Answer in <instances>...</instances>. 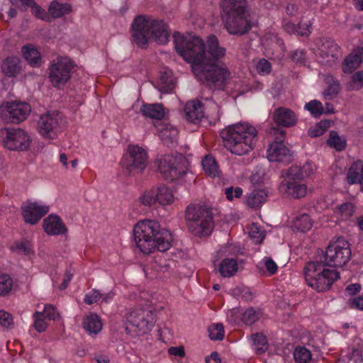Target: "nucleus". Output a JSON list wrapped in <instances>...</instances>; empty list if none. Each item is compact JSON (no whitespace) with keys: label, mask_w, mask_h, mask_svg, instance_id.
Wrapping results in <instances>:
<instances>
[{"label":"nucleus","mask_w":363,"mask_h":363,"mask_svg":"<svg viewBox=\"0 0 363 363\" xmlns=\"http://www.w3.org/2000/svg\"><path fill=\"white\" fill-rule=\"evenodd\" d=\"M158 171L163 178L168 181H175L183 177L187 171L188 162L182 154L167 155L156 160Z\"/></svg>","instance_id":"1a4fd4ad"},{"label":"nucleus","mask_w":363,"mask_h":363,"mask_svg":"<svg viewBox=\"0 0 363 363\" xmlns=\"http://www.w3.org/2000/svg\"><path fill=\"white\" fill-rule=\"evenodd\" d=\"M11 249L18 254L29 255L33 252L30 242L25 239L15 242Z\"/></svg>","instance_id":"79ce46f5"},{"label":"nucleus","mask_w":363,"mask_h":363,"mask_svg":"<svg viewBox=\"0 0 363 363\" xmlns=\"http://www.w3.org/2000/svg\"><path fill=\"white\" fill-rule=\"evenodd\" d=\"M363 48H358L355 52L349 55L342 63V69L345 73H352L362 62Z\"/></svg>","instance_id":"a878e982"},{"label":"nucleus","mask_w":363,"mask_h":363,"mask_svg":"<svg viewBox=\"0 0 363 363\" xmlns=\"http://www.w3.org/2000/svg\"><path fill=\"white\" fill-rule=\"evenodd\" d=\"M347 182L352 185L359 184L363 191V161L359 160L352 164L347 173Z\"/></svg>","instance_id":"393cba45"},{"label":"nucleus","mask_w":363,"mask_h":363,"mask_svg":"<svg viewBox=\"0 0 363 363\" xmlns=\"http://www.w3.org/2000/svg\"><path fill=\"white\" fill-rule=\"evenodd\" d=\"M48 11L55 18L62 17L72 11V6L68 3H60L57 1L51 2Z\"/></svg>","instance_id":"473e14b6"},{"label":"nucleus","mask_w":363,"mask_h":363,"mask_svg":"<svg viewBox=\"0 0 363 363\" xmlns=\"http://www.w3.org/2000/svg\"><path fill=\"white\" fill-rule=\"evenodd\" d=\"M294 225L298 230L304 233L312 228L313 222L309 215L302 213L294 218Z\"/></svg>","instance_id":"f704fd0d"},{"label":"nucleus","mask_w":363,"mask_h":363,"mask_svg":"<svg viewBox=\"0 0 363 363\" xmlns=\"http://www.w3.org/2000/svg\"><path fill=\"white\" fill-rule=\"evenodd\" d=\"M294 357L296 363H308L311 359V353L304 347H297L294 350Z\"/></svg>","instance_id":"ea45409f"},{"label":"nucleus","mask_w":363,"mask_h":363,"mask_svg":"<svg viewBox=\"0 0 363 363\" xmlns=\"http://www.w3.org/2000/svg\"><path fill=\"white\" fill-rule=\"evenodd\" d=\"M173 38L177 52L191 63V67L208 60H219L225 55V48L220 45L214 35L208 37L206 45L199 37L184 35L179 32L173 34Z\"/></svg>","instance_id":"f257e3e1"},{"label":"nucleus","mask_w":363,"mask_h":363,"mask_svg":"<svg viewBox=\"0 0 363 363\" xmlns=\"http://www.w3.org/2000/svg\"><path fill=\"white\" fill-rule=\"evenodd\" d=\"M82 325L89 335H96L102 329L101 318L96 313H90L84 318Z\"/></svg>","instance_id":"cd10ccee"},{"label":"nucleus","mask_w":363,"mask_h":363,"mask_svg":"<svg viewBox=\"0 0 363 363\" xmlns=\"http://www.w3.org/2000/svg\"><path fill=\"white\" fill-rule=\"evenodd\" d=\"M284 30L290 34H296L298 35H308L310 33L309 29L307 28L301 30V22L297 25L291 21H287L284 24Z\"/></svg>","instance_id":"a19ab883"},{"label":"nucleus","mask_w":363,"mask_h":363,"mask_svg":"<svg viewBox=\"0 0 363 363\" xmlns=\"http://www.w3.org/2000/svg\"><path fill=\"white\" fill-rule=\"evenodd\" d=\"M333 82L328 86V89L323 92L325 99H334L340 91V83L337 80L332 79Z\"/></svg>","instance_id":"de8ad7c7"},{"label":"nucleus","mask_w":363,"mask_h":363,"mask_svg":"<svg viewBox=\"0 0 363 363\" xmlns=\"http://www.w3.org/2000/svg\"><path fill=\"white\" fill-rule=\"evenodd\" d=\"M127 320L138 329L140 334H145L152 330L154 325L151 311L143 308L133 309L127 315Z\"/></svg>","instance_id":"f3484780"},{"label":"nucleus","mask_w":363,"mask_h":363,"mask_svg":"<svg viewBox=\"0 0 363 363\" xmlns=\"http://www.w3.org/2000/svg\"><path fill=\"white\" fill-rule=\"evenodd\" d=\"M350 359L354 363H361L363 362L362 351L359 347H353Z\"/></svg>","instance_id":"680f3d73"},{"label":"nucleus","mask_w":363,"mask_h":363,"mask_svg":"<svg viewBox=\"0 0 363 363\" xmlns=\"http://www.w3.org/2000/svg\"><path fill=\"white\" fill-rule=\"evenodd\" d=\"M202 166L205 172L210 177L219 175V169L216 160L211 156H206L202 160Z\"/></svg>","instance_id":"e433bc0d"},{"label":"nucleus","mask_w":363,"mask_h":363,"mask_svg":"<svg viewBox=\"0 0 363 363\" xmlns=\"http://www.w3.org/2000/svg\"><path fill=\"white\" fill-rule=\"evenodd\" d=\"M184 117L192 123H199L204 116L203 104L199 100L188 101L184 107Z\"/></svg>","instance_id":"4be33fe9"},{"label":"nucleus","mask_w":363,"mask_h":363,"mask_svg":"<svg viewBox=\"0 0 363 363\" xmlns=\"http://www.w3.org/2000/svg\"><path fill=\"white\" fill-rule=\"evenodd\" d=\"M48 211V206H40L34 203L23 208L22 214L26 223L34 225L37 223Z\"/></svg>","instance_id":"412c9836"},{"label":"nucleus","mask_w":363,"mask_h":363,"mask_svg":"<svg viewBox=\"0 0 363 363\" xmlns=\"http://www.w3.org/2000/svg\"><path fill=\"white\" fill-rule=\"evenodd\" d=\"M43 226L45 232L50 235H63L67 232L62 219L55 214H50L45 218Z\"/></svg>","instance_id":"5701e85b"},{"label":"nucleus","mask_w":363,"mask_h":363,"mask_svg":"<svg viewBox=\"0 0 363 363\" xmlns=\"http://www.w3.org/2000/svg\"><path fill=\"white\" fill-rule=\"evenodd\" d=\"M22 52L25 60L33 67L40 65L41 57L39 52L32 45H24Z\"/></svg>","instance_id":"2f4dec72"},{"label":"nucleus","mask_w":363,"mask_h":363,"mask_svg":"<svg viewBox=\"0 0 363 363\" xmlns=\"http://www.w3.org/2000/svg\"><path fill=\"white\" fill-rule=\"evenodd\" d=\"M281 176L284 178V179L286 178L290 182H296V180L303 179V174L301 172V168L298 166H292L287 170H282Z\"/></svg>","instance_id":"58836bf2"},{"label":"nucleus","mask_w":363,"mask_h":363,"mask_svg":"<svg viewBox=\"0 0 363 363\" xmlns=\"http://www.w3.org/2000/svg\"><path fill=\"white\" fill-rule=\"evenodd\" d=\"M279 191L295 199H301L306 194L307 186L296 182H290L286 178L281 182Z\"/></svg>","instance_id":"b1692460"},{"label":"nucleus","mask_w":363,"mask_h":363,"mask_svg":"<svg viewBox=\"0 0 363 363\" xmlns=\"http://www.w3.org/2000/svg\"><path fill=\"white\" fill-rule=\"evenodd\" d=\"M62 123V118L58 111H48L40 116L38 129L43 138L54 139L60 131Z\"/></svg>","instance_id":"2eb2a0df"},{"label":"nucleus","mask_w":363,"mask_h":363,"mask_svg":"<svg viewBox=\"0 0 363 363\" xmlns=\"http://www.w3.org/2000/svg\"><path fill=\"white\" fill-rule=\"evenodd\" d=\"M272 120L277 126L290 128L296 124L298 118L291 109L279 107L273 112Z\"/></svg>","instance_id":"aec40b11"},{"label":"nucleus","mask_w":363,"mask_h":363,"mask_svg":"<svg viewBox=\"0 0 363 363\" xmlns=\"http://www.w3.org/2000/svg\"><path fill=\"white\" fill-rule=\"evenodd\" d=\"M31 111L29 104L9 101L0 106V118L6 123H20L26 119Z\"/></svg>","instance_id":"4468645a"},{"label":"nucleus","mask_w":363,"mask_h":363,"mask_svg":"<svg viewBox=\"0 0 363 363\" xmlns=\"http://www.w3.org/2000/svg\"><path fill=\"white\" fill-rule=\"evenodd\" d=\"M27 4V9L30 8L33 13H34L37 18L44 19V16L46 15L44 10L37 5L34 0H29Z\"/></svg>","instance_id":"5fc2aeb1"},{"label":"nucleus","mask_w":363,"mask_h":363,"mask_svg":"<svg viewBox=\"0 0 363 363\" xmlns=\"http://www.w3.org/2000/svg\"><path fill=\"white\" fill-rule=\"evenodd\" d=\"M33 317L35 318L33 324L35 329L39 333L45 331L47 328V324L44 320L45 318L42 317L40 315V312H35Z\"/></svg>","instance_id":"603ef678"},{"label":"nucleus","mask_w":363,"mask_h":363,"mask_svg":"<svg viewBox=\"0 0 363 363\" xmlns=\"http://www.w3.org/2000/svg\"><path fill=\"white\" fill-rule=\"evenodd\" d=\"M262 263L266 267L269 274H274L277 271V265L270 257H265L262 259Z\"/></svg>","instance_id":"bf43d9fd"},{"label":"nucleus","mask_w":363,"mask_h":363,"mask_svg":"<svg viewBox=\"0 0 363 363\" xmlns=\"http://www.w3.org/2000/svg\"><path fill=\"white\" fill-rule=\"evenodd\" d=\"M354 206L350 202L342 203L338 207V212L344 220L350 218L354 213Z\"/></svg>","instance_id":"09e8293b"},{"label":"nucleus","mask_w":363,"mask_h":363,"mask_svg":"<svg viewBox=\"0 0 363 363\" xmlns=\"http://www.w3.org/2000/svg\"><path fill=\"white\" fill-rule=\"evenodd\" d=\"M324 267L322 257L319 261L308 262L304 267L307 284L318 292L329 289L334 281L340 279L339 272Z\"/></svg>","instance_id":"6e6552de"},{"label":"nucleus","mask_w":363,"mask_h":363,"mask_svg":"<svg viewBox=\"0 0 363 363\" xmlns=\"http://www.w3.org/2000/svg\"><path fill=\"white\" fill-rule=\"evenodd\" d=\"M132 30L133 41L142 48H147L149 38L164 45L170 35V30L164 21L147 16H138L133 22Z\"/></svg>","instance_id":"7ed1b4c3"},{"label":"nucleus","mask_w":363,"mask_h":363,"mask_svg":"<svg viewBox=\"0 0 363 363\" xmlns=\"http://www.w3.org/2000/svg\"><path fill=\"white\" fill-rule=\"evenodd\" d=\"M252 339L257 354H262L267 350L268 342L264 335L261 333L254 334L252 335Z\"/></svg>","instance_id":"4c0bfd02"},{"label":"nucleus","mask_w":363,"mask_h":363,"mask_svg":"<svg viewBox=\"0 0 363 363\" xmlns=\"http://www.w3.org/2000/svg\"><path fill=\"white\" fill-rule=\"evenodd\" d=\"M351 82L347 84L349 90H359L363 86V71L355 72L351 77Z\"/></svg>","instance_id":"49530a36"},{"label":"nucleus","mask_w":363,"mask_h":363,"mask_svg":"<svg viewBox=\"0 0 363 363\" xmlns=\"http://www.w3.org/2000/svg\"><path fill=\"white\" fill-rule=\"evenodd\" d=\"M305 108L315 118L320 117L324 113V108L321 102L315 99L307 103L305 105Z\"/></svg>","instance_id":"37998d69"},{"label":"nucleus","mask_w":363,"mask_h":363,"mask_svg":"<svg viewBox=\"0 0 363 363\" xmlns=\"http://www.w3.org/2000/svg\"><path fill=\"white\" fill-rule=\"evenodd\" d=\"M249 235L255 240L256 243H260L264 237L263 231L255 223H252L250 228Z\"/></svg>","instance_id":"3c124183"},{"label":"nucleus","mask_w":363,"mask_h":363,"mask_svg":"<svg viewBox=\"0 0 363 363\" xmlns=\"http://www.w3.org/2000/svg\"><path fill=\"white\" fill-rule=\"evenodd\" d=\"M133 235L137 247L144 254L148 255L155 250L166 252L171 247V233L161 228L156 220L139 221L134 227Z\"/></svg>","instance_id":"f03ea898"},{"label":"nucleus","mask_w":363,"mask_h":363,"mask_svg":"<svg viewBox=\"0 0 363 363\" xmlns=\"http://www.w3.org/2000/svg\"><path fill=\"white\" fill-rule=\"evenodd\" d=\"M140 201L145 206H165L173 202L174 195L170 188L162 184L145 191Z\"/></svg>","instance_id":"dca6fc26"},{"label":"nucleus","mask_w":363,"mask_h":363,"mask_svg":"<svg viewBox=\"0 0 363 363\" xmlns=\"http://www.w3.org/2000/svg\"><path fill=\"white\" fill-rule=\"evenodd\" d=\"M73 62L68 57H57L49 67V79L52 85L57 88L64 86L71 77Z\"/></svg>","instance_id":"ddd939ff"},{"label":"nucleus","mask_w":363,"mask_h":363,"mask_svg":"<svg viewBox=\"0 0 363 363\" xmlns=\"http://www.w3.org/2000/svg\"><path fill=\"white\" fill-rule=\"evenodd\" d=\"M319 47L320 62L331 66L339 57L340 50L335 42L329 38H323Z\"/></svg>","instance_id":"a211bd4d"},{"label":"nucleus","mask_w":363,"mask_h":363,"mask_svg":"<svg viewBox=\"0 0 363 363\" xmlns=\"http://www.w3.org/2000/svg\"><path fill=\"white\" fill-rule=\"evenodd\" d=\"M346 142L345 138H341L336 131L332 130L330 132L327 145L337 151H342L346 147Z\"/></svg>","instance_id":"c9c22d12"},{"label":"nucleus","mask_w":363,"mask_h":363,"mask_svg":"<svg viewBox=\"0 0 363 363\" xmlns=\"http://www.w3.org/2000/svg\"><path fill=\"white\" fill-rule=\"evenodd\" d=\"M267 197V193L264 189H254L249 194L246 203L250 208H259L265 202Z\"/></svg>","instance_id":"c85d7f7f"},{"label":"nucleus","mask_w":363,"mask_h":363,"mask_svg":"<svg viewBox=\"0 0 363 363\" xmlns=\"http://www.w3.org/2000/svg\"><path fill=\"white\" fill-rule=\"evenodd\" d=\"M267 158L271 162L289 164L294 160L293 152L285 145L272 143L267 149Z\"/></svg>","instance_id":"6ab92c4d"},{"label":"nucleus","mask_w":363,"mask_h":363,"mask_svg":"<svg viewBox=\"0 0 363 363\" xmlns=\"http://www.w3.org/2000/svg\"><path fill=\"white\" fill-rule=\"evenodd\" d=\"M218 60H208L202 65L192 66V71L199 80L211 89H223L230 72L223 64L217 63Z\"/></svg>","instance_id":"423d86ee"},{"label":"nucleus","mask_w":363,"mask_h":363,"mask_svg":"<svg viewBox=\"0 0 363 363\" xmlns=\"http://www.w3.org/2000/svg\"><path fill=\"white\" fill-rule=\"evenodd\" d=\"M258 318V314L256 311L252 308H250L242 314V320L245 324L250 325L257 320Z\"/></svg>","instance_id":"8fccbe9b"},{"label":"nucleus","mask_w":363,"mask_h":363,"mask_svg":"<svg viewBox=\"0 0 363 363\" xmlns=\"http://www.w3.org/2000/svg\"><path fill=\"white\" fill-rule=\"evenodd\" d=\"M175 87V82L169 71L160 72L158 78V89L161 92L169 93Z\"/></svg>","instance_id":"c756f323"},{"label":"nucleus","mask_w":363,"mask_h":363,"mask_svg":"<svg viewBox=\"0 0 363 363\" xmlns=\"http://www.w3.org/2000/svg\"><path fill=\"white\" fill-rule=\"evenodd\" d=\"M0 143L10 150L24 151L30 147L31 140L21 128H4L0 130Z\"/></svg>","instance_id":"f8f14e48"},{"label":"nucleus","mask_w":363,"mask_h":363,"mask_svg":"<svg viewBox=\"0 0 363 363\" xmlns=\"http://www.w3.org/2000/svg\"><path fill=\"white\" fill-rule=\"evenodd\" d=\"M102 297V294L99 292V291L96 289H94L91 294H86L84 298V303L88 305H91L94 303L98 301V300Z\"/></svg>","instance_id":"13d9d810"},{"label":"nucleus","mask_w":363,"mask_h":363,"mask_svg":"<svg viewBox=\"0 0 363 363\" xmlns=\"http://www.w3.org/2000/svg\"><path fill=\"white\" fill-rule=\"evenodd\" d=\"M140 111L145 116L157 120L162 119L164 116L162 105L158 104H143L140 108Z\"/></svg>","instance_id":"7c9ffc66"},{"label":"nucleus","mask_w":363,"mask_h":363,"mask_svg":"<svg viewBox=\"0 0 363 363\" xmlns=\"http://www.w3.org/2000/svg\"><path fill=\"white\" fill-rule=\"evenodd\" d=\"M301 168V172L303 174V178L308 177L311 175L315 169L314 165L311 162H306Z\"/></svg>","instance_id":"69168bd1"},{"label":"nucleus","mask_w":363,"mask_h":363,"mask_svg":"<svg viewBox=\"0 0 363 363\" xmlns=\"http://www.w3.org/2000/svg\"><path fill=\"white\" fill-rule=\"evenodd\" d=\"M189 231L195 236H208L214 227L211 209L199 204L189 205L185 211Z\"/></svg>","instance_id":"0eeeda50"},{"label":"nucleus","mask_w":363,"mask_h":363,"mask_svg":"<svg viewBox=\"0 0 363 363\" xmlns=\"http://www.w3.org/2000/svg\"><path fill=\"white\" fill-rule=\"evenodd\" d=\"M257 69L259 73L268 74L271 71V64L267 60H261L257 65Z\"/></svg>","instance_id":"e2e57ef3"},{"label":"nucleus","mask_w":363,"mask_h":363,"mask_svg":"<svg viewBox=\"0 0 363 363\" xmlns=\"http://www.w3.org/2000/svg\"><path fill=\"white\" fill-rule=\"evenodd\" d=\"M351 250L349 243L345 240H339L330 243L323 255L324 266L341 267L350 259Z\"/></svg>","instance_id":"9b49d317"},{"label":"nucleus","mask_w":363,"mask_h":363,"mask_svg":"<svg viewBox=\"0 0 363 363\" xmlns=\"http://www.w3.org/2000/svg\"><path fill=\"white\" fill-rule=\"evenodd\" d=\"M208 331V336L212 340H222L224 337V327L222 323L211 325Z\"/></svg>","instance_id":"c03bdc74"},{"label":"nucleus","mask_w":363,"mask_h":363,"mask_svg":"<svg viewBox=\"0 0 363 363\" xmlns=\"http://www.w3.org/2000/svg\"><path fill=\"white\" fill-rule=\"evenodd\" d=\"M219 272L224 277H233L238 272V263L233 258H225L219 265Z\"/></svg>","instance_id":"72a5a7b5"},{"label":"nucleus","mask_w":363,"mask_h":363,"mask_svg":"<svg viewBox=\"0 0 363 363\" xmlns=\"http://www.w3.org/2000/svg\"><path fill=\"white\" fill-rule=\"evenodd\" d=\"M220 6L224 26L230 35L241 36L249 33L252 23L246 0H222Z\"/></svg>","instance_id":"20e7f679"},{"label":"nucleus","mask_w":363,"mask_h":363,"mask_svg":"<svg viewBox=\"0 0 363 363\" xmlns=\"http://www.w3.org/2000/svg\"><path fill=\"white\" fill-rule=\"evenodd\" d=\"M0 325L4 328H11L13 325L12 315L4 310L0 311Z\"/></svg>","instance_id":"864d4df0"},{"label":"nucleus","mask_w":363,"mask_h":363,"mask_svg":"<svg viewBox=\"0 0 363 363\" xmlns=\"http://www.w3.org/2000/svg\"><path fill=\"white\" fill-rule=\"evenodd\" d=\"M12 286L13 280L9 275L5 274L0 276V296L7 295L11 290Z\"/></svg>","instance_id":"a18cd8bd"},{"label":"nucleus","mask_w":363,"mask_h":363,"mask_svg":"<svg viewBox=\"0 0 363 363\" xmlns=\"http://www.w3.org/2000/svg\"><path fill=\"white\" fill-rule=\"evenodd\" d=\"M226 198L229 201H232L233 198H240L242 194V189L240 187L234 189L233 186L226 188L225 190Z\"/></svg>","instance_id":"6e6d98bb"},{"label":"nucleus","mask_w":363,"mask_h":363,"mask_svg":"<svg viewBox=\"0 0 363 363\" xmlns=\"http://www.w3.org/2000/svg\"><path fill=\"white\" fill-rule=\"evenodd\" d=\"M273 134L275 136V139L272 143H277V145H284V140L285 139V130H281L279 128H274L273 129Z\"/></svg>","instance_id":"052dcab7"},{"label":"nucleus","mask_w":363,"mask_h":363,"mask_svg":"<svg viewBox=\"0 0 363 363\" xmlns=\"http://www.w3.org/2000/svg\"><path fill=\"white\" fill-rule=\"evenodd\" d=\"M168 352L170 355H174L181 357L185 355L184 347L183 346L171 347L168 349Z\"/></svg>","instance_id":"338daca9"},{"label":"nucleus","mask_w":363,"mask_h":363,"mask_svg":"<svg viewBox=\"0 0 363 363\" xmlns=\"http://www.w3.org/2000/svg\"><path fill=\"white\" fill-rule=\"evenodd\" d=\"M42 317L48 318L50 320H55L59 317V313L56 312L54 307L52 306H46L43 312L40 313Z\"/></svg>","instance_id":"4d7b16f0"},{"label":"nucleus","mask_w":363,"mask_h":363,"mask_svg":"<svg viewBox=\"0 0 363 363\" xmlns=\"http://www.w3.org/2000/svg\"><path fill=\"white\" fill-rule=\"evenodd\" d=\"M361 289V285L359 284H352L347 286L345 291L350 296H354L359 293Z\"/></svg>","instance_id":"774afa93"},{"label":"nucleus","mask_w":363,"mask_h":363,"mask_svg":"<svg viewBox=\"0 0 363 363\" xmlns=\"http://www.w3.org/2000/svg\"><path fill=\"white\" fill-rule=\"evenodd\" d=\"M347 303L351 308L363 311V297L362 296L350 298Z\"/></svg>","instance_id":"0e129e2a"},{"label":"nucleus","mask_w":363,"mask_h":363,"mask_svg":"<svg viewBox=\"0 0 363 363\" xmlns=\"http://www.w3.org/2000/svg\"><path fill=\"white\" fill-rule=\"evenodd\" d=\"M257 131L248 123L228 125L220 132L225 147L233 154L243 155L253 148Z\"/></svg>","instance_id":"39448f33"},{"label":"nucleus","mask_w":363,"mask_h":363,"mask_svg":"<svg viewBox=\"0 0 363 363\" xmlns=\"http://www.w3.org/2000/svg\"><path fill=\"white\" fill-rule=\"evenodd\" d=\"M121 164L127 174H140L148 164L147 153L138 145H129Z\"/></svg>","instance_id":"9d476101"},{"label":"nucleus","mask_w":363,"mask_h":363,"mask_svg":"<svg viewBox=\"0 0 363 363\" xmlns=\"http://www.w3.org/2000/svg\"><path fill=\"white\" fill-rule=\"evenodd\" d=\"M3 73L9 77H13L20 74L22 67L21 60L17 57H8L1 66Z\"/></svg>","instance_id":"bb28decb"}]
</instances>
